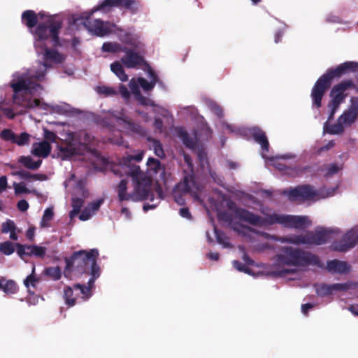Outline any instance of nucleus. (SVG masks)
Masks as SVG:
<instances>
[{
	"instance_id": "29",
	"label": "nucleus",
	"mask_w": 358,
	"mask_h": 358,
	"mask_svg": "<svg viewBox=\"0 0 358 358\" xmlns=\"http://www.w3.org/2000/svg\"><path fill=\"white\" fill-rule=\"evenodd\" d=\"M73 285L72 287L66 286L64 288V295L63 298L65 301V303L69 307H72L76 305V298L73 297Z\"/></svg>"
},
{
	"instance_id": "33",
	"label": "nucleus",
	"mask_w": 358,
	"mask_h": 358,
	"mask_svg": "<svg viewBox=\"0 0 358 358\" xmlns=\"http://www.w3.org/2000/svg\"><path fill=\"white\" fill-rule=\"evenodd\" d=\"M124 46L117 43L105 42L103 43L101 50L105 52L115 53L122 50Z\"/></svg>"
},
{
	"instance_id": "11",
	"label": "nucleus",
	"mask_w": 358,
	"mask_h": 358,
	"mask_svg": "<svg viewBox=\"0 0 358 358\" xmlns=\"http://www.w3.org/2000/svg\"><path fill=\"white\" fill-rule=\"evenodd\" d=\"M288 197L291 201L300 199L301 201H307L315 198L317 196V192L314 189V187L310 185H301L290 188L289 189H285L281 193Z\"/></svg>"
},
{
	"instance_id": "28",
	"label": "nucleus",
	"mask_w": 358,
	"mask_h": 358,
	"mask_svg": "<svg viewBox=\"0 0 358 358\" xmlns=\"http://www.w3.org/2000/svg\"><path fill=\"white\" fill-rule=\"evenodd\" d=\"M121 41L122 43L131 45L134 49H138L141 48V42L138 41V36L131 33H125L122 36Z\"/></svg>"
},
{
	"instance_id": "36",
	"label": "nucleus",
	"mask_w": 358,
	"mask_h": 358,
	"mask_svg": "<svg viewBox=\"0 0 358 358\" xmlns=\"http://www.w3.org/2000/svg\"><path fill=\"white\" fill-rule=\"evenodd\" d=\"M15 251V244L10 241L0 243V252L5 255H10Z\"/></svg>"
},
{
	"instance_id": "7",
	"label": "nucleus",
	"mask_w": 358,
	"mask_h": 358,
	"mask_svg": "<svg viewBox=\"0 0 358 358\" xmlns=\"http://www.w3.org/2000/svg\"><path fill=\"white\" fill-rule=\"evenodd\" d=\"M355 88V83L350 79L343 80L334 85L329 94L331 100L328 103V108H329V121L334 119V115L340 105L343 103L345 99L348 96V92Z\"/></svg>"
},
{
	"instance_id": "44",
	"label": "nucleus",
	"mask_w": 358,
	"mask_h": 358,
	"mask_svg": "<svg viewBox=\"0 0 358 358\" xmlns=\"http://www.w3.org/2000/svg\"><path fill=\"white\" fill-rule=\"evenodd\" d=\"M210 110L218 117L222 118L224 117V112L220 106L215 102H210L208 104Z\"/></svg>"
},
{
	"instance_id": "46",
	"label": "nucleus",
	"mask_w": 358,
	"mask_h": 358,
	"mask_svg": "<svg viewBox=\"0 0 358 358\" xmlns=\"http://www.w3.org/2000/svg\"><path fill=\"white\" fill-rule=\"evenodd\" d=\"M112 115L117 120V122L120 125L124 124L129 119L125 115L123 109H122L120 111H114Z\"/></svg>"
},
{
	"instance_id": "62",
	"label": "nucleus",
	"mask_w": 358,
	"mask_h": 358,
	"mask_svg": "<svg viewBox=\"0 0 358 358\" xmlns=\"http://www.w3.org/2000/svg\"><path fill=\"white\" fill-rule=\"evenodd\" d=\"M15 247L17 248V254L20 258L23 259L26 256V248L25 245L21 243H15Z\"/></svg>"
},
{
	"instance_id": "63",
	"label": "nucleus",
	"mask_w": 358,
	"mask_h": 358,
	"mask_svg": "<svg viewBox=\"0 0 358 358\" xmlns=\"http://www.w3.org/2000/svg\"><path fill=\"white\" fill-rule=\"evenodd\" d=\"M57 137V135L53 131L47 129L44 130V138L47 141L55 142Z\"/></svg>"
},
{
	"instance_id": "60",
	"label": "nucleus",
	"mask_w": 358,
	"mask_h": 358,
	"mask_svg": "<svg viewBox=\"0 0 358 358\" xmlns=\"http://www.w3.org/2000/svg\"><path fill=\"white\" fill-rule=\"evenodd\" d=\"M138 83H136L134 79L129 82V88L132 93L136 97L139 94H141L139 90Z\"/></svg>"
},
{
	"instance_id": "55",
	"label": "nucleus",
	"mask_w": 358,
	"mask_h": 358,
	"mask_svg": "<svg viewBox=\"0 0 358 358\" xmlns=\"http://www.w3.org/2000/svg\"><path fill=\"white\" fill-rule=\"evenodd\" d=\"M72 208L80 211L81 208L84 204V200L82 198L73 197L71 199Z\"/></svg>"
},
{
	"instance_id": "17",
	"label": "nucleus",
	"mask_w": 358,
	"mask_h": 358,
	"mask_svg": "<svg viewBox=\"0 0 358 358\" xmlns=\"http://www.w3.org/2000/svg\"><path fill=\"white\" fill-rule=\"evenodd\" d=\"M10 87L13 90V101L17 104H22L21 99L19 97V93L22 91H30L36 87L32 86L30 79L21 78L17 82L12 83Z\"/></svg>"
},
{
	"instance_id": "27",
	"label": "nucleus",
	"mask_w": 358,
	"mask_h": 358,
	"mask_svg": "<svg viewBox=\"0 0 358 358\" xmlns=\"http://www.w3.org/2000/svg\"><path fill=\"white\" fill-rule=\"evenodd\" d=\"M18 162L27 169L34 171L38 169L42 164L41 159L34 161L29 156H21Z\"/></svg>"
},
{
	"instance_id": "40",
	"label": "nucleus",
	"mask_w": 358,
	"mask_h": 358,
	"mask_svg": "<svg viewBox=\"0 0 358 358\" xmlns=\"http://www.w3.org/2000/svg\"><path fill=\"white\" fill-rule=\"evenodd\" d=\"M18 287L13 280H8L4 283L3 292L7 294H15L17 292Z\"/></svg>"
},
{
	"instance_id": "53",
	"label": "nucleus",
	"mask_w": 358,
	"mask_h": 358,
	"mask_svg": "<svg viewBox=\"0 0 358 358\" xmlns=\"http://www.w3.org/2000/svg\"><path fill=\"white\" fill-rule=\"evenodd\" d=\"M331 289L332 292L336 291H347L350 288V282H345V283H335L332 284Z\"/></svg>"
},
{
	"instance_id": "45",
	"label": "nucleus",
	"mask_w": 358,
	"mask_h": 358,
	"mask_svg": "<svg viewBox=\"0 0 358 358\" xmlns=\"http://www.w3.org/2000/svg\"><path fill=\"white\" fill-rule=\"evenodd\" d=\"M16 227L14 222L11 220H7L1 224V232L3 234H7L12 231H15Z\"/></svg>"
},
{
	"instance_id": "32",
	"label": "nucleus",
	"mask_w": 358,
	"mask_h": 358,
	"mask_svg": "<svg viewBox=\"0 0 358 358\" xmlns=\"http://www.w3.org/2000/svg\"><path fill=\"white\" fill-rule=\"evenodd\" d=\"M324 130L330 134H341L344 131L343 124L338 120V122L328 126L327 122L324 124Z\"/></svg>"
},
{
	"instance_id": "51",
	"label": "nucleus",
	"mask_w": 358,
	"mask_h": 358,
	"mask_svg": "<svg viewBox=\"0 0 358 358\" xmlns=\"http://www.w3.org/2000/svg\"><path fill=\"white\" fill-rule=\"evenodd\" d=\"M14 189L16 194H29L31 191L26 187L24 183H14Z\"/></svg>"
},
{
	"instance_id": "3",
	"label": "nucleus",
	"mask_w": 358,
	"mask_h": 358,
	"mask_svg": "<svg viewBox=\"0 0 358 358\" xmlns=\"http://www.w3.org/2000/svg\"><path fill=\"white\" fill-rule=\"evenodd\" d=\"M358 71V62H345L336 68L329 69L314 84L310 97L313 107L320 108L326 92L330 88L334 78H340L348 72Z\"/></svg>"
},
{
	"instance_id": "39",
	"label": "nucleus",
	"mask_w": 358,
	"mask_h": 358,
	"mask_svg": "<svg viewBox=\"0 0 358 358\" xmlns=\"http://www.w3.org/2000/svg\"><path fill=\"white\" fill-rule=\"evenodd\" d=\"M54 216V213L52 208H48L45 210L42 221L41 222V227H48V222L52 220Z\"/></svg>"
},
{
	"instance_id": "10",
	"label": "nucleus",
	"mask_w": 358,
	"mask_h": 358,
	"mask_svg": "<svg viewBox=\"0 0 358 358\" xmlns=\"http://www.w3.org/2000/svg\"><path fill=\"white\" fill-rule=\"evenodd\" d=\"M92 10L90 11L89 15L85 19H84L83 22L85 27L90 32H92L96 36L100 37H103L111 34L114 24L110 23L109 22H104L100 19L92 20L90 18V15L94 13L93 12L92 13Z\"/></svg>"
},
{
	"instance_id": "16",
	"label": "nucleus",
	"mask_w": 358,
	"mask_h": 358,
	"mask_svg": "<svg viewBox=\"0 0 358 358\" xmlns=\"http://www.w3.org/2000/svg\"><path fill=\"white\" fill-rule=\"evenodd\" d=\"M44 59L45 62L43 63L44 70L41 73H36L34 77L38 80H42L45 75L46 69L50 66L48 64V61H53L55 63L61 64L64 61V57L56 50L45 48Z\"/></svg>"
},
{
	"instance_id": "23",
	"label": "nucleus",
	"mask_w": 358,
	"mask_h": 358,
	"mask_svg": "<svg viewBox=\"0 0 358 358\" xmlns=\"http://www.w3.org/2000/svg\"><path fill=\"white\" fill-rule=\"evenodd\" d=\"M22 22L29 29L34 28L38 24V15L32 10H27L22 14Z\"/></svg>"
},
{
	"instance_id": "49",
	"label": "nucleus",
	"mask_w": 358,
	"mask_h": 358,
	"mask_svg": "<svg viewBox=\"0 0 358 358\" xmlns=\"http://www.w3.org/2000/svg\"><path fill=\"white\" fill-rule=\"evenodd\" d=\"M232 264L234 267L238 271L243 272L248 274H250L251 273V269L247 267L245 264H242L238 260H234Z\"/></svg>"
},
{
	"instance_id": "19",
	"label": "nucleus",
	"mask_w": 358,
	"mask_h": 358,
	"mask_svg": "<svg viewBox=\"0 0 358 358\" xmlns=\"http://www.w3.org/2000/svg\"><path fill=\"white\" fill-rule=\"evenodd\" d=\"M327 269L331 273L345 274L350 271V266L346 262L333 259L327 262Z\"/></svg>"
},
{
	"instance_id": "59",
	"label": "nucleus",
	"mask_w": 358,
	"mask_h": 358,
	"mask_svg": "<svg viewBox=\"0 0 358 358\" xmlns=\"http://www.w3.org/2000/svg\"><path fill=\"white\" fill-rule=\"evenodd\" d=\"M92 213L89 208L85 207L79 215V219L82 221H86L92 217Z\"/></svg>"
},
{
	"instance_id": "22",
	"label": "nucleus",
	"mask_w": 358,
	"mask_h": 358,
	"mask_svg": "<svg viewBox=\"0 0 358 358\" xmlns=\"http://www.w3.org/2000/svg\"><path fill=\"white\" fill-rule=\"evenodd\" d=\"M143 155L141 154H138L136 155H127L126 157H123L120 160V166L124 173H129L131 168L133 166L139 167L134 164L133 162H140L142 160Z\"/></svg>"
},
{
	"instance_id": "48",
	"label": "nucleus",
	"mask_w": 358,
	"mask_h": 358,
	"mask_svg": "<svg viewBox=\"0 0 358 358\" xmlns=\"http://www.w3.org/2000/svg\"><path fill=\"white\" fill-rule=\"evenodd\" d=\"M33 255L36 257L43 258L46 253V248L33 245Z\"/></svg>"
},
{
	"instance_id": "18",
	"label": "nucleus",
	"mask_w": 358,
	"mask_h": 358,
	"mask_svg": "<svg viewBox=\"0 0 358 358\" xmlns=\"http://www.w3.org/2000/svg\"><path fill=\"white\" fill-rule=\"evenodd\" d=\"M248 132L253 138L255 141L261 145L264 151H268L269 143L266 133L262 129L258 127H253L249 128Z\"/></svg>"
},
{
	"instance_id": "4",
	"label": "nucleus",
	"mask_w": 358,
	"mask_h": 358,
	"mask_svg": "<svg viewBox=\"0 0 358 358\" xmlns=\"http://www.w3.org/2000/svg\"><path fill=\"white\" fill-rule=\"evenodd\" d=\"M276 261L280 264L294 266H318L319 257L309 251L290 246L283 247L281 253L276 255Z\"/></svg>"
},
{
	"instance_id": "41",
	"label": "nucleus",
	"mask_w": 358,
	"mask_h": 358,
	"mask_svg": "<svg viewBox=\"0 0 358 358\" xmlns=\"http://www.w3.org/2000/svg\"><path fill=\"white\" fill-rule=\"evenodd\" d=\"M215 234L217 241L220 244H222L224 248H229L230 246V243L228 241V238L226 236L224 232L215 229Z\"/></svg>"
},
{
	"instance_id": "61",
	"label": "nucleus",
	"mask_w": 358,
	"mask_h": 358,
	"mask_svg": "<svg viewBox=\"0 0 358 358\" xmlns=\"http://www.w3.org/2000/svg\"><path fill=\"white\" fill-rule=\"evenodd\" d=\"M102 203L103 199H99L96 201L90 203L87 207L89 208L92 213H94L99 210Z\"/></svg>"
},
{
	"instance_id": "2",
	"label": "nucleus",
	"mask_w": 358,
	"mask_h": 358,
	"mask_svg": "<svg viewBox=\"0 0 358 358\" xmlns=\"http://www.w3.org/2000/svg\"><path fill=\"white\" fill-rule=\"evenodd\" d=\"M236 216L241 220L248 222L253 226L263 227L278 223L285 227L303 229L306 227L308 217L306 216L280 215L273 213L262 217L245 208H236Z\"/></svg>"
},
{
	"instance_id": "50",
	"label": "nucleus",
	"mask_w": 358,
	"mask_h": 358,
	"mask_svg": "<svg viewBox=\"0 0 358 358\" xmlns=\"http://www.w3.org/2000/svg\"><path fill=\"white\" fill-rule=\"evenodd\" d=\"M34 268H33L32 273L29 275L24 280V284L27 288L29 287L30 285L32 286L33 287H35L36 283L38 282V279L34 276Z\"/></svg>"
},
{
	"instance_id": "58",
	"label": "nucleus",
	"mask_w": 358,
	"mask_h": 358,
	"mask_svg": "<svg viewBox=\"0 0 358 358\" xmlns=\"http://www.w3.org/2000/svg\"><path fill=\"white\" fill-rule=\"evenodd\" d=\"M147 164L148 166H150L152 169H154L155 171H157V169L161 166L160 162L158 159L152 157L148 158Z\"/></svg>"
},
{
	"instance_id": "15",
	"label": "nucleus",
	"mask_w": 358,
	"mask_h": 358,
	"mask_svg": "<svg viewBox=\"0 0 358 358\" xmlns=\"http://www.w3.org/2000/svg\"><path fill=\"white\" fill-rule=\"evenodd\" d=\"M176 190L181 193H189L194 197L197 198L201 192V185L196 182L193 175H187L184 177L182 181L176 186Z\"/></svg>"
},
{
	"instance_id": "13",
	"label": "nucleus",
	"mask_w": 358,
	"mask_h": 358,
	"mask_svg": "<svg viewBox=\"0 0 358 358\" xmlns=\"http://www.w3.org/2000/svg\"><path fill=\"white\" fill-rule=\"evenodd\" d=\"M122 52L125 55L121 58V62L127 69H140L148 63L143 56L136 52L134 49L124 46Z\"/></svg>"
},
{
	"instance_id": "9",
	"label": "nucleus",
	"mask_w": 358,
	"mask_h": 358,
	"mask_svg": "<svg viewBox=\"0 0 358 358\" xmlns=\"http://www.w3.org/2000/svg\"><path fill=\"white\" fill-rule=\"evenodd\" d=\"M331 231L323 229L313 231H308L305 234L291 235L282 238V242L296 245L308 244L320 245L327 243L330 238Z\"/></svg>"
},
{
	"instance_id": "56",
	"label": "nucleus",
	"mask_w": 358,
	"mask_h": 358,
	"mask_svg": "<svg viewBox=\"0 0 358 358\" xmlns=\"http://www.w3.org/2000/svg\"><path fill=\"white\" fill-rule=\"evenodd\" d=\"M339 171L338 166L336 164H331L328 165L327 168V172L324 174L325 177H330L336 173H337Z\"/></svg>"
},
{
	"instance_id": "64",
	"label": "nucleus",
	"mask_w": 358,
	"mask_h": 358,
	"mask_svg": "<svg viewBox=\"0 0 358 358\" xmlns=\"http://www.w3.org/2000/svg\"><path fill=\"white\" fill-rule=\"evenodd\" d=\"M29 205L28 202L24 199L19 201L17 203V207L18 210L22 212L26 211L29 208Z\"/></svg>"
},
{
	"instance_id": "6",
	"label": "nucleus",
	"mask_w": 358,
	"mask_h": 358,
	"mask_svg": "<svg viewBox=\"0 0 358 358\" xmlns=\"http://www.w3.org/2000/svg\"><path fill=\"white\" fill-rule=\"evenodd\" d=\"M62 21L50 17L45 22L39 23L31 33L37 42L45 41L50 38L54 47L60 45L59 31Z\"/></svg>"
},
{
	"instance_id": "43",
	"label": "nucleus",
	"mask_w": 358,
	"mask_h": 358,
	"mask_svg": "<svg viewBox=\"0 0 358 358\" xmlns=\"http://www.w3.org/2000/svg\"><path fill=\"white\" fill-rule=\"evenodd\" d=\"M15 134L10 129H4L0 132V138L6 141L13 143Z\"/></svg>"
},
{
	"instance_id": "24",
	"label": "nucleus",
	"mask_w": 358,
	"mask_h": 358,
	"mask_svg": "<svg viewBox=\"0 0 358 358\" xmlns=\"http://www.w3.org/2000/svg\"><path fill=\"white\" fill-rule=\"evenodd\" d=\"M176 131L177 136L182 141L185 147L190 149L195 148L196 142L183 127H177Z\"/></svg>"
},
{
	"instance_id": "21",
	"label": "nucleus",
	"mask_w": 358,
	"mask_h": 358,
	"mask_svg": "<svg viewBox=\"0 0 358 358\" xmlns=\"http://www.w3.org/2000/svg\"><path fill=\"white\" fill-rule=\"evenodd\" d=\"M357 116L358 106H352L338 117V121L343 125L350 126L355 122Z\"/></svg>"
},
{
	"instance_id": "25",
	"label": "nucleus",
	"mask_w": 358,
	"mask_h": 358,
	"mask_svg": "<svg viewBox=\"0 0 358 358\" xmlns=\"http://www.w3.org/2000/svg\"><path fill=\"white\" fill-rule=\"evenodd\" d=\"M124 128L131 131V133L137 134L140 136H145L147 134V131L144 127H143L138 123L134 122L130 118L124 124Z\"/></svg>"
},
{
	"instance_id": "42",
	"label": "nucleus",
	"mask_w": 358,
	"mask_h": 358,
	"mask_svg": "<svg viewBox=\"0 0 358 358\" xmlns=\"http://www.w3.org/2000/svg\"><path fill=\"white\" fill-rule=\"evenodd\" d=\"M138 83L141 85L143 90L146 92L151 91L155 86L154 80L148 82L144 78H138Z\"/></svg>"
},
{
	"instance_id": "52",
	"label": "nucleus",
	"mask_w": 358,
	"mask_h": 358,
	"mask_svg": "<svg viewBox=\"0 0 358 358\" xmlns=\"http://www.w3.org/2000/svg\"><path fill=\"white\" fill-rule=\"evenodd\" d=\"M136 98L139 103L143 106H155V102L152 100L143 96L141 94H139Z\"/></svg>"
},
{
	"instance_id": "47",
	"label": "nucleus",
	"mask_w": 358,
	"mask_h": 358,
	"mask_svg": "<svg viewBox=\"0 0 358 358\" xmlns=\"http://www.w3.org/2000/svg\"><path fill=\"white\" fill-rule=\"evenodd\" d=\"M88 274H90L91 275V278L89 279V280L87 282V286H86V287H90V290L92 291V289L94 287L95 280L100 275V269L99 270H96V271H95L94 269V271L92 272H90Z\"/></svg>"
},
{
	"instance_id": "37",
	"label": "nucleus",
	"mask_w": 358,
	"mask_h": 358,
	"mask_svg": "<svg viewBox=\"0 0 358 358\" xmlns=\"http://www.w3.org/2000/svg\"><path fill=\"white\" fill-rule=\"evenodd\" d=\"M150 141L152 143L155 154L159 158L162 159L165 157V153L161 142L155 138L150 140Z\"/></svg>"
},
{
	"instance_id": "20",
	"label": "nucleus",
	"mask_w": 358,
	"mask_h": 358,
	"mask_svg": "<svg viewBox=\"0 0 358 358\" xmlns=\"http://www.w3.org/2000/svg\"><path fill=\"white\" fill-rule=\"evenodd\" d=\"M51 149L50 143L47 141H43L33 144L31 153L34 156L45 158L50 155Z\"/></svg>"
},
{
	"instance_id": "26",
	"label": "nucleus",
	"mask_w": 358,
	"mask_h": 358,
	"mask_svg": "<svg viewBox=\"0 0 358 358\" xmlns=\"http://www.w3.org/2000/svg\"><path fill=\"white\" fill-rule=\"evenodd\" d=\"M14 175L18 176L20 178L23 180L34 179L35 180L43 181L47 180L48 177L45 174L41 173H31L27 171L20 170L16 171Z\"/></svg>"
},
{
	"instance_id": "8",
	"label": "nucleus",
	"mask_w": 358,
	"mask_h": 358,
	"mask_svg": "<svg viewBox=\"0 0 358 358\" xmlns=\"http://www.w3.org/2000/svg\"><path fill=\"white\" fill-rule=\"evenodd\" d=\"M83 133L78 135H72L70 141L66 142L64 145H59V155L62 159L70 158L76 155H83L88 149V144L90 142V136L84 133L83 139H82Z\"/></svg>"
},
{
	"instance_id": "31",
	"label": "nucleus",
	"mask_w": 358,
	"mask_h": 358,
	"mask_svg": "<svg viewBox=\"0 0 358 358\" xmlns=\"http://www.w3.org/2000/svg\"><path fill=\"white\" fill-rule=\"evenodd\" d=\"M43 273L53 280H58L62 277V270L59 266L45 268Z\"/></svg>"
},
{
	"instance_id": "57",
	"label": "nucleus",
	"mask_w": 358,
	"mask_h": 358,
	"mask_svg": "<svg viewBox=\"0 0 358 358\" xmlns=\"http://www.w3.org/2000/svg\"><path fill=\"white\" fill-rule=\"evenodd\" d=\"M98 92L99 93L103 94L106 96L115 95L117 94L116 91L114 89L106 86L99 87Z\"/></svg>"
},
{
	"instance_id": "12",
	"label": "nucleus",
	"mask_w": 358,
	"mask_h": 358,
	"mask_svg": "<svg viewBox=\"0 0 358 358\" xmlns=\"http://www.w3.org/2000/svg\"><path fill=\"white\" fill-rule=\"evenodd\" d=\"M358 243V229L347 231L341 239L334 242L331 248L334 251L346 252L353 248Z\"/></svg>"
},
{
	"instance_id": "35",
	"label": "nucleus",
	"mask_w": 358,
	"mask_h": 358,
	"mask_svg": "<svg viewBox=\"0 0 358 358\" xmlns=\"http://www.w3.org/2000/svg\"><path fill=\"white\" fill-rule=\"evenodd\" d=\"M316 293L321 297L327 296L332 294L331 285L321 284L316 287Z\"/></svg>"
},
{
	"instance_id": "30",
	"label": "nucleus",
	"mask_w": 358,
	"mask_h": 358,
	"mask_svg": "<svg viewBox=\"0 0 358 358\" xmlns=\"http://www.w3.org/2000/svg\"><path fill=\"white\" fill-rule=\"evenodd\" d=\"M111 71L119 78L121 81H127L128 76L126 74L122 65L117 61L110 64Z\"/></svg>"
},
{
	"instance_id": "1",
	"label": "nucleus",
	"mask_w": 358,
	"mask_h": 358,
	"mask_svg": "<svg viewBox=\"0 0 358 358\" xmlns=\"http://www.w3.org/2000/svg\"><path fill=\"white\" fill-rule=\"evenodd\" d=\"M129 173H125L131 176L134 183V190L131 194L127 192L128 180L122 179L117 187V195L120 201L132 200L134 201L154 200L152 192V180L150 176L142 173L140 167L133 166Z\"/></svg>"
},
{
	"instance_id": "34",
	"label": "nucleus",
	"mask_w": 358,
	"mask_h": 358,
	"mask_svg": "<svg viewBox=\"0 0 358 358\" xmlns=\"http://www.w3.org/2000/svg\"><path fill=\"white\" fill-rule=\"evenodd\" d=\"M31 136L27 132H22L19 136L15 134L13 143L19 146H24L30 142Z\"/></svg>"
},
{
	"instance_id": "54",
	"label": "nucleus",
	"mask_w": 358,
	"mask_h": 358,
	"mask_svg": "<svg viewBox=\"0 0 358 358\" xmlns=\"http://www.w3.org/2000/svg\"><path fill=\"white\" fill-rule=\"evenodd\" d=\"M217 217L220 220L224 221L227 223H231L232 215L227 211H220L217 213Z\"/></svg>"
},
{
	"instance_id": "5",
	"label": "nucleus",
	"mask_w": 358,
	"mask_h": 358,
	"mask_svg": "<svg viewBox=\"0 0 358 358\" xmlns=\"http://www.w3.org/2000/svg\"><path fill=\"white\" fill-rule=\"evenodd\" d=\"M99 255L97 249L74 252L71 257L66 260V267L85 274L92 272L94 269L99 270L100 267L97 264Z\"/></svg>"
},
{
	"instance_id": "38",
	"label": "nucleus",
	"mask_w": 358,
	"mask_h": 358,
	"mask_svg": "<svg viewBox=\"0 0 358 358\" xmlns=\"http://www.w3.org/2000/svg\"><path fill=\"white\" fill-rule=\"evenodd\" d=\"M73 288L75 290H80V293L83 294L82 298L84 300L88 299L92 294V291L90 290V287H87L84 285L79 283L74 284Z\"/></svg>"
},
{
	"instance_id": "14",
	"label": "nucleus",
	"mask_w": 358,
	"mask_h": 358,
	"mask_svg": "<svg viewBox=\"0 0 358 358\" xmlns=\"http://www.w3.org/2000/svg\"><path fill=\"white\" fill-rule=\"evenodd\" d=\"M139 2L136 0H103L96 7L92 9V13L100 10H105L107 8L118 7L124 8L131 13H136L138 9Z\"/></svg>"
}]
</instances>
